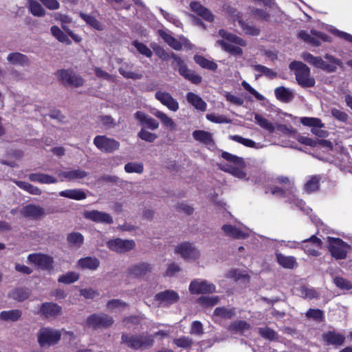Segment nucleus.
Segmentation results:
<instances>
[{"label": "nucleus", "mask_w": 352, "mask_h": 352, "mask_svg": "<svg viewBox=\"0 0 352 352\" xmlns=\"http://www.w3.org/2000/svg\"><path fill=\"white\" fill-rule=\"evenodd\" d=\"M98 119L102 126L106 129H113L118 125L116 120L109 115L99 116Z\"/></svg>", "instance_id": "nucleus-51"}, {"label": "nucleus", "mask_w": 352, "mask_h": 352, "mask_svg": "<svg viewBox=\"0 0 352 352\" xmlns=\"http://www.w3.org/2000/svg\"><path fill=\"white\" fill-rule=\"evenodd\" d=\"M80 16L91 27L97 30H102L103 27L101 23L98 21L94 16L80 12Z\"/></svg>", "instance_id": "nucleus-44"}, {"label": "nucleus", "mask_w": 352, "mask_h": 352, "mask_svg": "<svg viewBox=\"0 0 352 352\" xmlns=\"http://www.w3.org/2000/svg\"><path fill=\"white\" fill-rule=\"evenodd\" d=\"M61 197L76 199L82 200L87 197L86 193L80 189H69L61 191L60 192Z\"/></svg>", "instance_id": "nucleus-36"}, {"label": "nucleus", "mask_w": 352, "mask_h": 352, "mask_svg": "<svg viewBox=\"0 0 352 352\" xmlns=\"http://www.w3.org/2000/svg\"><path fill=\"white\" fill-rule=\"evenodd\" d=\"M87 175V172L80 168L60 170L58 172V175L60 177L66 179L69 181L83 179L86 177Z\"/></svg>", "instance_id": "nucleus-24"}, {"label": "nucleus", "mask_w": 352, "mask_h": 352, "mask_svg": "<svg viewBox=\"0 0 352 352\" xmlns=\"http://www.w3.org/2000/svg\"><path fill=\"white\" fill-rule=\"evenodd\" d=\"M230 277L236 281L241 282L243 284H247L250 280V276L248 274L242 272L238 270H234L230 272Z\"/></svg>", "instance_id": "nucleus-54"}, {"label": "nucleus", "mask_w": 352, "mask_h": 352, "mask_svg": "<svg viewBox=\"0 0 352 352\" xmlns=\"http://www.w3.org/2000/svg\"><path fill=\"white\" fill-rule=\"evenodd\" d=\"M94 144L102 152L111 153L120 148V144L113 138L106 135H96Z\"/></svg>", "instance_id": "nucleus-9"}, {"label": "nucleus", "mask_w": 352, "mask_h": 352, "mask_svg": "<svg viewBox=\"0 0 352 352\" xmlns=\"http://www.w3.org/2000/svg\"><path fill=\"white\" fill-rule=\"evenodd\" d=\"M13 182L15 183L20 188L25 190L30 194L41 195L42 193V190L39 188L34 186L30 183L18 180H13Z\"/></svg>", "instance_id": "nucleus-40"}, {"label": "nucleus", "mask_w": 352, "mask_h": 352, "mask_svg": "<svg viewBox=\"0 0 352 352\" xmlns=\"http://www.w3.org/2000/svg\"><path fill=\"white\" fill-rule=\"evenodd\" d=\"M155 98L170 110L177 111L179 109V103L168 92L158 91Z\"/></svg>", "instance_id": "nucleus-18"}, {"label": "nucleus", "mask_w": 352, "mask_h": 352, "mask_svg": "<svg viewBox=\"0 0 352 352\" xmlns=\"http://www.w3.org/2000/svg\"><path fill=\"white\" fill-rule=\"evenodd\" d=\"M225 235L234 239H241L248 237L249 234L247 232H244L235 226L230 224H225L221 228Z\"/></svg>", "instance_id": "nucleus-23"}, {"label": "nucleus", "mask_w": 352, "mask_h": 352, "mask_svg": "<svg viewBox=\"0 0 352 352\" xmlns=\"http://www.w3.org/2000/svg\"><path fill=\"white\" fill-rule=\"evenodd\" d=\"M133 45L135 47L137 50L142 54L148 58H151L153 55L151 50L144 43H140L138 41H134Z\"/></svg>", "instance_id": "nucleus-64"}, {"label": "nucleus", "mask_w": 352, "mask_h": 352, "mask_svg": "<svg viewBox=\"0 0 352 352\" xmlns=\"http://www.w3.org/2000/svg\"><path fill=\"white\" fill-rule=\"evenodd\" d=\"M217 43L226 52L232 55H241L243 53L242 49L238 46L228 43L223 40H219Z\"/></svg>", "instance_id": "nucleus-47"}, {"label": "nucleus", "mask_w": 352, "mask_h": 352, "mask_svg": "<svg viewBox=\"0 0 352 352\" xmlns=\"http://www.w3.org/2000/svg\"><path fill=\"white\" fill-rule=\"evenodd\" d=\"M155 117L160 120L162 123L166 127L170 129H174L175 126V124L173 120L169 118L166 113L159 111L155 110L152 113Z\"/></svg>", "instance_id": "nucleus-46"}, {"label": "nucleus", "mask_w": 352, "mask_h": 352, "mask_svg": "<svg viewBox=\"0 0 352 352\" xmlns=\"http://www.w3.org/2000/svg\"><path fill=\"white\" fill-rule=\"evenodd\" d=\"M30 263L38 265L43 270H51L53 268V258L44 254H31L28 257Z\"/></svg>", "instance_id": "nucleus-14"}, {"label": "nucleus", "mask_w": 352, "mask_h": 352, "mask_svg": "<svg viewBox=\"0 0 352 352\" xmlns=\"http://www.w3.org/2000/svg\"><path fill=\"white\" fill-rule=\"evenodd\" d=\"M154 336L149 333L130 334L123 333L121 336V343L133 350L151 349L154 345Z\"/></svg>", "instance_id": "nucleus-2"}, {"label": "nucleus", "mask_w": 352, "mask_h": 352, "mask_svg": "<svg viewBox=\"0 0 352 352\" xmlns=\"http://www.w3.org/2000/svg\"><path fill=\"white\" fill-rule=\"evenodd\" d=\"M221 157L226 160L233 163L236 166H239L241 168H244L245 166V162L242 157H239L226 151L222 152Z\"/></svg>", "instance_id": "nucleus-48"}, {"label": "nucleus", "mask_w": 352, "mask_h": 352, "mask_svg": "<svg viewBox=\"0 0 352 352\" xmlns=\"http://www.w3.org/2000/svg\"><path fill=\"white\" fill-rule=\"evenodd\" d=\"M6 59L8 63L13 65L28 67L31 64V61L29 57L27 55L20 52L10 53L8 55Z\"/></svg>", "instance_id": "nucleus-21"}, {"label": "nucleus", "mask_w": 352, "mask_h": 352, "mask_svg": "<svg viewBox=\"0 0 352 352\" xmlns=\"http://www.w3.org/2000/svg\"><path fill=\"white\" fill-rule=\"evenodd\" d=\"M154 299L158 301L160 305L167 306L177 302L179 299V296L174 290L168 289L157 294Z\"/></svg>", "instance_id": "nucleus-17"}, {"label": "nucleus", "mask_w": 352, "mask_h": 352, "mask_svg": "<svg viewBox=\"0 0 352 352\" xmlns=\"http://www.w3.org/2000/svg\"><path fill=\"white\" fill-rule=\"evenodd\" d=\"M29 9L35 16L43 17L46 14L45 9L35 0H29Z\"/></svg>", "instance_id": "nucleus-43"}, {"label": "nucleus", "mask_w": 352, "mask_h": 352, "mask_svg": "<svg viewBox=\"0 0 352 352\" xmlns=\"http://www.w3.org/2000/svg\"><path fill=\"white\" fill-rule=\"evenodd\" d=\"M310 32L311 34L305 30H300L298 34V37L314 47L320 46L322 42L331 43L332 41L331 37L322 32L312 29Z\"/></svg>", "instance_id": "nucleus-7"}, {"label": "nucleus", "mask_w": 352, "mask_h": 352, "mask_svg": "<svg viewBox=\"0 0 352 352\" xmlns=\"http://www.w3.org/2000/svg\"><path fill=\"white\" fill-rule=\"evenodd\" d=\"M192 137L197 141H199L208 147L214 146V142L212 135L210 132L203 130H196L192 133Z\"/></svg>", "instance_id": "nucleus-28"}, {"label": "nucleus", "mask_w": 352, "mask_h": 352, "mask_svg": "<svg viewBox=\"0 0 352 352\" xmlns=\"http://www.w3.org/2000/svg\"><path fill=\"white\" fill-rule=\"evenodd\" d=\"M38 342L41 347H49L57 344L61 338L59 330L43 327L38 332Z\"/></svg>", "instance_id": "nucleus-6"}, {"label": "nucleus", "mask_w": 352, "mask_h": 352, "mask_svg": "<svg viewBox=\"0 0 352 352\" xmlns=\"http://www.w3.org/2000/svg\"><path fill=\"white\" fill-rule=\"evenodd\" d=\"M171 58L173 59L171 67L173 69L177 70L182 76L195 85L201 82V76L197 74L193 70L188 69L184 60L179 56L173 52L171 53Z\"/></svg>", "instance_id": "nucleus-4"}, {"label": "nucleus", "mask_w": 352, "mask_h": 352, "mask_svg": "<svg viewBox=\"0 0 352 352\" xmlns=\"http://www.w3.org/2000/svg\"><path fill=\"white\" fill-rule=\"evenodd\" d=\"M238 23H239L240 27L242 28L243 31L246 34H251V35L255 36V35H258L260 32V30L258 28L246 24L241 19H239Z\"/></svg>", "instance_id": "nucleus-62"}, {"label": "nucleus", "mask_w": 352, "mask_h": 352, "mask_svg": "<svg viewBox=\"0 0 352 352\" xmlns=\"http://www.w3.org/2000/svg\"><path fill=\"white\" fill-rule=\"evenodd\" d=\"M195 62L201 67L211 71H215L217 68V64L212 60L205 58L204 56L195 55L194 56Z\"/></svg>", "instance_id": "nucleus-42"}, {"label": "nucleus", "mask_w": 352, "mask_h": 352, "mask_svg": "<svg viewBox=\"0 0 352 352\" xmlns=\"http://www.w3.org/2000/svg\"><path fill=\"white\" fill-rule=\"evenodd\" d=\"M114 322L113 317L111 316L100 313L94 314L87 317L85 321V326L93 329L100 328H108Z\"/></svg>", "instance_id": "nucleus-8"}, {"label": "nucleus", "mask_w": 352, "mask_h": 352, "mask_svg": "<svg viewBox=\"0 0 352 352\" xmlns=\"http://www.w3.org/2000/svg\"><path fill=\"white\" fill-rule=\"evenodd\" d=\"M83 217L96 223L105 224H111L113 223V218L109 214L96 210H85L83 213Z\"/></svg>", "instance_id": "nucleus-15"}, {"label": "nucleus", "mask_w": 352, "mask_h": 352, "mask_svg": "<svg viewBox=\"0 0 352 352\" xmlns=\"http://www.w3.org/2000/svg\"><path fill=\"white\" fill-rule=\"evenodd\" d=\"M28 177L31 182L41 184H56L58 182L57 179L54 177L41 173L29 174Z\"/></svg>", "instance_id": "nucleus-31"}, {"label": "nucleus", "mask_w": 352, "mask_h": 352, "mask_svg": "<svg viewBox=\"0 0 352 352\" xmlns=\"http://www.w3.org/2000/svg\"><path fill=\"white\" fill-rule=\"evenodd\" d=\"M289 68L294 71L296 80L301 87L311 88L315 86V78L311 76L310 69L306 64L293 61L290 63Z\"/></svg>", "instance_id": "nucleus-3"}, {"label": "nucleus", "mask_w": 352, "mask_h": 352, "mask_svg": "<svg viewBox=\"0 0 352 352\" xmlns=\"http://www.w3.org/2000/svg\"><path fill=\"white\" fill-rule=\"evenodd\" d=\"M152 270L153 266L151 264L146 262H140L132 265L128 269V273L135 277H141L151 273Z\"/></svg>", "instance_id": "nucleus-19"}, {"label": "nucleus", "mask_w": 352, "mask_h": 352, "mask_svg": "<svg viewBox=\"0 0 352 352\" xmlns=\"http://www.w3.org/2000/svg\"><path fill=\"white\" fill-rule=\"evenodd\" d=\"M214 315L220 316L224 318H232L234 316L233 309H228L226 307H217L214 309Z\"/></svg>", "instance_id": "nucleus-60"}, {"label": "nucleus", "mask_w": 352, "mask_h": 352, "mask_svg": "<svg viewBox=\"0 0 352 352\" xmlns=\"http://www.w3.org/2000/svg\"><path fill=\"white\" fill-rule=\"evenodd\" d=\"M175 250L185 261H195L200 256L199 250L188 242L182 243L175 248Z\"/></svg>", "instance_id": "nucleus-11"}, {"label": "nucleus", "mask_w": 352, "mask_h": 352, "mask_svg": "<svg viewBox=\"0 0 352 352\" xmlns=\"http://www.w3.org/2000/svg\"><path fill=\"white\" fill-rule=\"evenodd\" d=\"M108 248L119 254L128 252L133 250L135 247V243L131 239H121L116 238L109 240L107 243Z\"/></svg>", "instance_id": "nucleus-12"}, {"label": "nucleus", "mask_w": 352, "mask_h": 352, "mask_svg": "<svg viewBox=\"0 0 352 352\" xmlns=\"http://www.w3.org/2000/svg\"><path fill=\"white\" fill-rule=\"evenodd\" d=\"M219 34L222 38H226L228 41L238 44L241 46L246 45V42L245 41H243L242 38H241L240 37H239L233 34L227 32L226 30H224L223 29H221L219 31Z\"/></svg>", "instance_id": "nucleus-45"}, {"label": "nucleus", "mask_w": 352, "mask_h": 352, "mask_svg": "<svg viewBox=\"0 0 352 352\" xmlns=\"http://www.w3.org/2000/svg\"><path fill=\"white\" fill-rule=\"evenodd\" d=\"M56 76L64 85H69L75 87H79L82 86L85 82L80 76L69 69L58 70L56 72Z\"/></svg>", "instance_id": "nucleus-10"}, {"label": "nucleus", "mask_w": 352, "mask_h": 352, "mask_svg": "<svg viewBox=\"0 0 352 352\" xmlns=\"http://www.w3.org/2000/svg\"><path fill=\"white\" fill-rule=\"evenodd\" d=\"M276 97L278 100L287 102L293 98V94L288 89L285 87H276L274 90Z\"/></svg>", "instance_id": "nucleus-39"}, {"label": "nucleus", "mask_w": 352, "mask_h": 352, "mask_svg": "<svg viewBox=\"0 0 352 352\" xmlns=\"http://www.w3.org/2000/svg\"><path fill=\"white\" fill-rule=\"evenodd\" d=\"M190 7L193 12H196L199 16H201L206 21L210 22L213 21L214 16L208 8L203 6L200 3L197 1H192L190 3Z\"/></svg>", "instance_id": "nucleus-25"}, {"label": "nucleus", "mask_w": 352, "mask_h": 352, "mask_svg": "<svg viewBox=\"0 0 352 352\" xmlns=\"http://www.w3.org/2000/svg\"><path fill=\"white\" fill-rule=\"evenodd\" d=\"M186 100L196 109L201 111H206L207 104L199 95L193 92H188L186 95Z\"/></svg>", "instance_id": "nucleus-29"}, {"label": "nucleus", "mask_w": 352, "mask_h": 352, "mask_svg": "<svg viewBox=\"0 0 352 352\" xmlns=\"http://www.w3.org/2000/svg\"><path fill=\"white\" fill-rule=\"evenodd\" d=\"M219 298L218 296H201L198 299V302L205 306H214L218 303Z\"/></svg>", "instance_id": "nucleus-61"}, {"label": "nucleus", "mask_w": 352, "mask_h": 352, "mask_svg": "<svg viewBox=\"0 0 352 352\" xmlns=\"http://www.w3.org/2000/svg\"><path fill=\"white\" fill-rule=\"evenodd\" d=\"M39 312L46 317H54L61 313V307L53 302H45L41 306Z\"/></svg>", "instance_id": "nucleus-26"}, {"label": "nucleus", "mask_w": 352, "mask_h": 352, "mask_svg": "<svg viewBox=\"0 0 352 352\" xmlns=\"http://www.w3.org/2000/svg\"><path fill=\"white\" fill-rule=\"evenodd\" d=\"M129 307V304L120 299H111L107 301L106 308L109 311H122Z\"/></svg>", "instance_id": "nucleus-35"}, {"label": "nucleus", "mask_w": 352, "mask_h": 352, "mask_svg": "<svg viewBox=\"0 0 352 352\" xmlns=\"http://www.w3.org/2000/svg\"><path fill=\"white\" fill-rule=\"evenodd\" d=\"M138 136L142 140L150 143L153 142L157 138V135L155 133H151L145 129H142L138 133Z\"/></svg>", "instance_id": "nucleus-63"}, {"label": "nucleus", "mask_w": 352, "mask_h": 352, "mask_svg": "<svg viewBox=\"0 0 352 352\" xmlns=\"http://www.w3.org/2000/svg\"><path fill=\"white\" fill-rule=\"evenodd\" d=\"M30 296V290L25 287H18L10 293L9 296L19 302L24 301Z\"/></svg>", "instance_id": "nucleus-34"}, {"label": "nucleus", "mask_w": 352, "mask_h": 352, "mask_svg": "<svg viewBox=\"0 0 352 352\" xmlns=\"http://www.w3.org/2000/svg\"><path fill=\"white\" fill-rule=\"evenodd\" d=\"M220 168L226 172L231 173L232 175H233L240 179L244 178L246 175L245 173L242 170L243 168H241L239 166H237V167L221 166Z\"/></svg>", "instance_id": "nucleus-57"}, {"label": "nucleus", "mask_w": 352, "mask_h": 352, "mask_svg": "<svg viewBox=\"0 0 352 352\" xmlns=\"http://www.w3.org/2000/svg\"><path fill=\"white\" fill-rule=\"evenodd\" d=\"M321 177L318 175H311L304 184L303 189L307 193H313L319 190Z\"/></svg>", "instance_id": "nucleus-30"}, {"label": "nucleus", "mask_w": 352, "mask_h": 352, "mask_svg": "<svg viewBox=\"0 0 352 352\" xmlns=\"http://www.w3.org/2000/svg\"><path fill=\"white\" fill-rule=\"evenodd\" d=\"M322 338L327 344L335 346H341L345 342L344 336L336 331H329L324 333L322 335Z\"/></svg>", "instance_id": "nucleus-22"}, {"label": "nucleus", "mask_w": 352, "mask_h": 352, "mask_svg": "<svg viewBox=\"0 0 352 352\" xmlns=\"http://www.w3.org/2000/svg\"><path fill=\"white\" fill-rule=\"evenodd\" d=\"M327 248L332 257L336 260L345 259L349 245L340 238L329 236Z\"/></svg>", "instance_id": "nucleus-5"}, {"label": "nucleus", "mask_w": 352, "mask_h": 352, "mask_svg": "<svg viewBox=\"0 0 352 352\" xmlns=\"http://www.w3.org/2000/svg\"><path fill=\"white\" fill-rule=\"evenodd\" d=\"M276 258L277 263L283 268L292 270L298 266V263L294 256L276 253Z\"/></svg>", "instance_id": "nucleus-27"}, {"label": "nucleus", "mask_w": 352, "mask_h": 352, "mask_svg": "<svg viewBox=\"0 0 352 352\" xmlns=\"http://www.w3.org/2000/svg\"><path fill=\"white\" fill-rule=\"evenodd\" d=\"M173 343L181 348L187 349L193 344L192 339L189 337L182 336L173 340Z\"/></svg>", "instance_id": "nucleus-59"}, {"label": "nucleus", "mask_w": 352, "mask_h": 352, "mask_svg": "<svg viewBox=\"0 0 352 352\" xmlns=\"http://www.w3.org/2000/svg\"><path fill=\"white\" fill-rule=\"evenodd\" d=\"M302 58L309 64L328 73L335 72L337 70V66L340 67H343V63L340 59L329 54H326L324 56V58L327 60L329 63L322 60L320 56H315L309 52L303 53Z\"/></svg>", "instance_id": "nucleus-1"}, {"label": "nucleus", "mask_w": 352, "mask_h": 352, "mask_svg": "<svg viewBox=\"0 0 352 352\" xmlns=\"http://www.w3.org/2000/svg\"><path fill=\"white\" fill-rule=\"evenodd\" d=\"M22 312L19 309L3 311L0 313V320L3 321L16 322L21 317Z\"/></svg>", "instance_id": "nucleus-37"}, {"label": "nucleus", "mask_w": 352, "mask_h": 352, "mask_svg": "<svg viewBox=\"0 0 352 352\" xmlns=\"http://www.w3.org/2000/svg\"><path fill=\"white\" fill-rule=\"evenodd\" d=\"M335 285L341 289L349 290L352 289V283L346 278L340 276H336L333 279Z\"/></svg>", "instance_id": "nucleus-56"}, {"label": "nucleus", "mask_w": 352, "mask_h": 352, "mask_svg": "<svg viewBox=\"0 0 352 352\" xmlns=\"http://www.w3.org/2000/svg\"><path fill=\"white\" fill-rule=\"evenodd\" d=\"M189 291L193 294L213 293L215 286L206 280H195L190 283Z\"/></svg>", "instance_id": "nucleus-16"}, {"label": "nucleus", "mask_w": 352, "mask_h": 352, "mask_svg": "<svg viewBox=\"0 0 352 352\" xmlns=\"http://www.w3.org/2000/svg\"><path fill=\"white\" fill-rule=\"evenodd\" d=\"M21 214L27 218L38 219L45 214V210L34 204H28L21 210Z\"/></svg>", "instance_id": "nucleus-20"}, {"label": "nucleus", "mask_w": 352, "mask_h": 352, "mask_svg": "<svg viewBox=\"0 0 352 352\" xmlns=\"http://www.w3.org/2000/svg\"><path fill=\"white\" fill-rule=\"evenodd\" d=\"M13 182L15 183L20 188L25 190L30 194L41 195L42 193V190L39 188L34 186L30 183L18 180H13Z\"/></svg>", "instance_id": "nucleus-41"}, {"label": "nucleus", "mask_w": 352, "mask_h": 352, "mask_svg": "<svg viewBox=\"0 0 352 352\" xmlns=\"http://www.w3.org/2000/svg\"><path fill=\"white\" fill-rule=\"evenodd\" d=\"M52 34L60 42L66 43L69 41L67 36L57 26L54 25L50 29Z\"/></svg>", "instance_id": "nucleus-58"}, {"label": "nucleus", "mask_w": 352, "mask_h": 352, "mask_svg": "<svg viewBox=\"0 0 352 352\" xmlns=\"http://www.w3.org/2000/svg\"><path fill=\"white\" fill-rule=\"evenodd\" d=\"M79 278V275L74 272H69L65 274L59 276L58 281L65 284H71L77 281Z\"/></svg>", "instance_id": "nucleus-53"}, {"label": "nucleus", "mask_w": 352, "mask_h": 352, "mask_svg": "<svg viewBox=\"0 0 352 352\" xmlns=\"http://www.w3.org/2000/svg\"><path fill=\"white\" fill-rule=\"evenodd\" d=\"M124 170L128 173H138L141 174L144 170V166L140 162H129L125 164Z\"/></svg>", "instance_id": "nucleus-55"}, {"label": "nucleus", "mask_w": 352, "mask_h": 352, "mask_svg": "<svg viewBox=\"0 0 352 352\" xmlns=\"http://www.w3.org/2000/svg\"><path fill=\"white\" fill-rule=\"evenodd\" d=\"M158 34L170 47L175 50H181L183 46L188 49H191L192 47L189 41L184 36H180L177 40L162 30H158Z\"/></svg>", "instance_id": "nucleus-13"}, {"label": "nucleus", "mask_w": 352, "mask_h": 352, "mask_svg": "<svg viewBox=\"0 0 352 352\" xmlns=\"http://www.w3.org/2000/svg\"><path fill=\"white\" fill-rule=\"evenodd\" d=\"M78 265L82 269L96 270L100 265V261L96 257L87 256L78 260Z\"/></svg>", "instance_id": "nucleus-32"}, {"label": "nucleus", "mask_w": 352, "mask_h": 352, "mask_svg": "<svg viewBox=\"0 0 352 352\" xmlns=\"http://www.w3.org/2000/svg\"><path fill=\"white\" fill-rule=\"evenodd\" d=\"M305 316L307 318H311L317 322H322L324 320V311L320 309H309Z\"/></svg>", "instance_id": "nucleus-49"}, {"label": "nucleus", "mask_w": 352, "mask_h": 352, "mask_svg": "<svg viewBox=\"0 0 352 352\" xmlns=\"http://www.w3.org/2000/svg\"><path fill=\"white\" fill-rule=\"evenodd\" d=\"M265 130H268L271 132L276 131L280 134L289 135L292 133V129L287 127L285 124H277L275 127L272 123L265 120Z\"/></svg>", "instance_id": "nucleus-38"}, {"label": "nucleus", "mask_w": 352, "mask_h": 352, "mask_svg": "<svg viewBox=\"0 0 352 352\" xmlns=\"http://www.w3.org/2000/svg\"><path fill=\"white\" fill-rule=\"evenodd\" d=\"M67 241L70 247L78 249L84 242V236L80 232H73L67 235Z\"/></svg>", "instance_id": "nucleus-33"}, {"label": "nucleus", "mask_w": 352, "mask_h": 352, "mask_svg": "<svg viewBox=\"0 0 352 352\" xmlns=\"http://www.w3.org/2000/svg\"><path fill=\"white\" fill-rule=\"evenodd\" d=\"M300 123L304 126L316 127H324V124L318 118L302 117L300 118Z\"/></svg>", "instance_id": "nucleus-50"}, {"label": "nucleus", "mask_w": 352, "mask_h": 352, "mask_svg": "<svg viewBox=\"0 0 352 352\" xmlns=\"http://www.w3.org/2000/svg\"><path fill=\"white\" fill-rule=\"evenodd\" d=\"M250 325L245 321L238 320L232 322L229 326V329L235 333H243L245 331L249 329Z\"/></svg>", "instance_id": "nucleus-52"}]
</instances>
